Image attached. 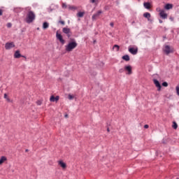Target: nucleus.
Listing matches in <instances>:
<instances>
[{"label": "nucleus", "mask_w": 179, "mask_h": 179, "mask_svg": "<svg viewBox=\"0 0 179 179\" xmlns=\"http://www.w3.org/2000/svg\"><path fill=\"white\" fill-rule=\"evenodd\" d=\"M78 47V43L73 38L71 39V41L69 42V43L65 46V50L67 52H71L73 51L76 48Z\"/></svg>", "instance_id": "f257e3e1"}, {"label": "nucleus", "mask_w": 179, "mask_h": 179, "mask_svg": "<svg viewBox=\"0 0 179 179\" xmlns=\"http://www.w3.org/2000/svg\"><path fill=\"white\" fill-rule=\"evenodd\" d=\"M26 22L28 24L33 23L34 20H36V14H34V12L30 10L28 12L27 14V17H26Z\"/></svg>", "instance_id": "f03ea898"}, {"label": "nucleus", "mask_w": 179, "mask_h": 179, "mask_svg": "<svg viewBox=\"0 0 179 179\" xmlns=\"http://www.w3.org/2000/svg\"><path fill=\"white\" fill-rule=\"evenodd\" d=\"M62 32L64 34H66V36L68 37V38H69L72 36V32L71 31V29L68 27H64L62 29Z\"/></svg>", "instance_id": "7ed1b4c3"}, {"label": "nucleus", "mask_w": 179, "mask_h": 179, "mask_svg": "<svg viewBox=\"0 0 179 179\" xmlns=\"http://www.w3.org/2000/svg\"><path fill=\"white\" fill-rule=\"evenodd\" d=\"M56 38L60 41L61 44L64 45L65 44V40H64V38L62 37V35L61 34H59L58 32L56 33Z\"/></svg>", "instance_id": "20e7f679"}, {"label": "nucleus", "mask_w": 179, "mask_h": 179, "mask_svg": "<svg viewBox=\"0 0 179 179\" xmlns=\"http://www.w3.org/2000/svg\"><path fill=\"white\" fill-rule=\"evenodd\" d=\"M164 52H165V54L166 55H169V54H171V52H173V49H171V48H170V45H166L164 47Z\"/></svg>", "instance_id": "39448f33"}, {"label": "nucleus", "mask_w": 179, "mask_h": 179, "mask_svg": "<svg viewBox=\"0 0 179 179\" xmlns=\"http://www.w3.org/2000/svg\"><path fill=\"white\" fill-rule=\"evenodd\" d=\"M15 43L13 42L6 43L5 45L6 50H10V48H14Z\"/></svg>", "instance_id": "423d86ee"}, {"label": "nucleus", "mask_w": 179, "mask_h": 179, "mask_svg": "<svg viewBox=\"0 0 179 179\" xmlns=\"http://www.w3.org/2000/svg\"><path fill=\"white\" fill-rule=\"evenodd\" d=\"M129 52H130V54H132V55H136L138 54V48H129Z\"/></svg>", "instance_id": "0eeeda50"}, {"label": "nucleus", "mask_w": 179, "mask_h": 179, "mask_svg": "<svg viewBox=\"0 0 179 179\" xmlns=\"http://www.w3.org/2000/svg\"><path fill=\"white\" fill-rule=\"evenodd\" d=\"M154 84L155 85L156 87H157L158 91L162 90V85H160V83L157 79L153 80Z\"/></svg>", "instance_id": "6e6552de"}, {"label": "nucleus", "mask_w": 179, "mask_h": 179, "mask_svg": "<svg viewBox=\"0 0 179 179\" xmlns=\"http://www.w3.org/2000/svg\"><path fill=\"white\" fill-rule=\"evenodd\" d=\"M26 58L25 56L21 55L20 50H16L14 53V58Z\"/></svg>", "instance_id": "1a4fd4ad"}, {"label": "nucleus", "mask_w": 179, "mask_h": 179, "mask_svg": "<svg viewBox=\"0 0 179 179\" xmlns=\"http://www.w3.org/2000/svg\"><path fill=\"white\" fill-rule=\"evenodd\" d=\"M102 13H103V12L101 10L97 11L96 13H95L92 15V20H96V19H97L99 17V16H100V15H101Z\"/></svg>", "instance_id": "9d476101"}, {"label": "nucleus", "mask_w": 179, "mask_h": 179, "mask_svg": "<svg viewBox=\"0 0 179 179\" xmlns=\"http://www.w3.org/2000/svg\"><path fill=\"white\" fill-rule=\"evenodd\" d=\"M59 100V96H57L56 97L54 96V95H52L50 98V101H52V103H54L55 101H58Z\"/></svg>", "instance_id": "9b49d317"}, {"label": "nucleus", "mask_w": 179, "mask_h": 179, "mask_svg": "<svg viewBox=\"0 0 179 179\" xmlns=\"http://www.w3.org/2000/svg\"><path fill=\"white\" fill-rule=\"evenodd\" d=\"M159 15L162 19H167V13H164V10H162L159 12Z\"/></svg>", "instance_id": "f8f14e48"}, {"label": "nucleus", "mask_w": 179, "mask_h": 179, "mask_svg": "<svg viewBox=\"0 0 179 179\" xmlns=\"http://www.w3.org/2000/svg\"><path fill=\"white\" fill-rule=\"evenodd\" d=\"M124 71H127L128 75H131L132 73V67L131 66H124Z\"/></svg>", "instance_id": "ddd939ff"}, {"label": "nucleus", "mask_w": 179, "mask_h": 179, "mask_svg": "<svg viewBox=\"0 0 179 179\" xmlns=\"http://www.w3.org/2000/svg\"><path fill=\"white\" fill-rule=\"evenodd\" d=\"M143 17H145V19H148V22H152V20L150 19V13H145Z\"/></svg>", "instance_id": "4468645a"}, {"label": "nucleus", "mask_w": 179, "mask_h": 179, "mask_svg": "<svg viewBox=\"0 0 179 179\" xmlns=\"http://www.w3.org/2000/svg\"><path fill=\"white\" fill-rule=\"evenodd\" d=\"M58 164L59 166H62V169H66V164L63 161H59Z\"/></svg>", "instance_id": "2eb2a0df"}, {"label": "nucleus", "mask_w": 179, "mask_h": 179, "mask_svg": "<svg viewBox=\"0 0 179 179\" xmlns=\"http://www.w3.org/2000/svg\"><path fill=\"white\" fill-rule=\"evenodd\" d=\"M48 27H50V24L47 22H43V29L45 30L46 29H48Z\"/></svg>", "instance_id": "dca6fc26"}, {"label": "nucleus", "mask_w": 179, "mask_h": 179, "mask_svg": "<svg viewBox=\"0 0 179 179\" xmlns=\"http://www.w3.org/2000/svg\"><path fill=\"white\" fill-rule=\"evenodd\" d=\"M6 160H7L6 157L2 156L0 158V164H3L5 162H6Z\"/></svg>", "instance_id": "f3484780"}, {"label": "nucleus", "mask_w": 179, "mask_h": 179, "mask_svg": "<svg viewBox=\"0 0 179 179\" xmlns=\"http://www.w3.org/2000/svg\"><path fill=\"white\" fill-rule=\"evenodd\" d=\"M144 8H145V9H150V3L149 2H145L143 3Z\"/></svg>", "instance_id": "a211bd4d"}, {"label": "nucleus", "mask_w": 179, "mask_h": 179, "mask_svg": "<svg viewBox=\"0 0 179 179\" xmlns=\"http://www.w3.org/2000/svg\"><path fill=\"white\" fill-rule=\"evenodd\" d=\"M165 9H166L167 10H169V9H173V4H171V3L166 4Z\"/></svg>", "instance_id": "6ab92c4d"}, {"label": "nucleus", "mask_w": 179, "mask_h": 179, "mask_svg": "<svg viewBox=\"0 0 179 179\" xmlns=\"http://www.w3.org/2000/svg\"><path fill=\"white\" fill-rule=\"evenodd\" d=\"M122 59H124V61H127V62H128V61H129V59H131V58H129V55H125L122 56Z\"/></svg>", "instance_id": "aec40b11"}, {"label": "nucleus", "mask_w": 179, "mask_h": 179, "mask_svg": "<svg viewBox=\"0 0 179 179\" xmlns=\"http://www.w3.org/2000/svg\"><path fill=\"white\" fill-rule=\"evenodd\" d=\"M84 15H85V12H78L77 13L78 17H83Z\"/></svg>", "instance_id": "412c9836"}, {"label": "nucleus", "mask_w": 179, "mask_h": 179, "mask_svg": "<svg viewBox=\"0 0 179 179\" xmlns=\"http://www.w3.org/2000/svg\"><path fill=\"white\" fill-rule=\"evenodd\" d=\"M113 48V50H115V51L117 52L120 51V45H114Z\"/></svg>", "instance_id": "4be33fe9"}, {"label": "nucleus", "mask_w": 179, "mask_h": 179, "mask_svg": "<svg viewBox=\"0 0 179 179\" xmlns=\"http://www.w3.org/2000/svg\"><path fill=\"white\" fill-rule=\"evenodd\" d=\"M172 127H173V129H177V128H178V125L177 124V122H173Z\"/></svg>", "instance_id": "5701e85b"}, {"label": "nucleus", "mask_w": 179, "mask_h": 179, "mask_svg": "<svg viewBox=\"0 0 179 179\" xmlns=\"http://www.w3.org/2000/svg\"><path fill=\"white\" fill-rule=\"evenodd\" d=\"M176 93H177V95L179 96V84L176 86Z\"/></svg>", "instance_id": "b1692460"}, {"label": "nucleus", "mask_w": 179, "mask_h": 179, "mask_svg": "<svg viewBox=\"0 0 179 179\" xmlns=\"http://www.w3.org/2000/svg\"><path fill=\"white\" fill-rule=\"evenodd\" d=\"M162 86H164V87H167V86H169V83H167V82H164L162 83Z\"/></svg>", "instance_id": "393cba45"}, {"label": "nucleus", "mask_w": 179, "mask_h": 179, "mask_svg": "<svg viewBox=\"0 0 179 179\" xmlns=\"http://www.w3.org/2000/svg\"><path fill=\"white\" fill-rule=\"evenodd\" d=\"M4 99H6V100L8 101H10V99H9V98H8V94H4Z\"/></svg>", "instance_id": "a878e982"}, {"label": "nucleus", "mask_w": 179, "mask_h": 179, "mask_svg": "<svg viewBox=\"0 0 179 179\" xmlns=\"http://www.w3.org/2000/svg\"><path fill=\"white\" fill-rule=\"evenodd\" d=\"M124 71H125V69H120L119 70V72H120V73H123V72H124Z\"/></svg>", "instance_id": "bb28decb"}, {"label": "nucleus", "mask_w": 179, "mask_h": 179, "mask_svg": "<svg viewBox=\"0 0 179 179\" xmlns=\"http://www.w3.org/2000/svg\"><path fill=\"white\" fill-rule=\"evenodd\" d=\"M36 104H37V106H41V104H42L41 101H37Z\"/></svg>", "instance_id": "cd10ccee"}, {"label": "nucleus", "mask_w": 179, "mask_h": 179, "mask_svg": "<svg viewBox=\"0 0 179 179\" xmlns=\"http://www.w3.org/2000/svg\"><path fill=\"white\" fill-rule=\"evenodd\" d=\"M62 8H63L64 9H66V3H62Z\"/></svg>", "instance_id": "c85d7f7f"}, {"label": "nucleus", "mask_w": 179, "mask_h": 179, "mask_svg": "<svg viewBox=\"0 0 179 179\" xmlns=\"http://www.w3.org/2000/svg\"><path fill=\"white\" fill-rule=\"evenodd\" d=\"M59 23H60L61 24H62L64 26V24H65V21L59 20Z\"/></svg>", "instance_id": "c756f323"}, {"label": "nucleus", "mask_w": 179, "mask_h": 179, "mask_svg": "<svg viewBox=\"0 0 179 179\" xmlns=\"http://www.w3.org/2000/svg\"><path fill=\"white\" fill-rule=\"evenodd\" d=\"M7 27H8V28L12 27V23L8 22V23L7 24Z\"/></svg>", "instance_id": "7c9ffc66"}, {"label": "nucleus", "mask_w": 179, "mask_h": 179, "mask_svg": "<svg viewBox=\"0 0 179 179\" xmlns=\"http://www.w3.org/2000/svg\"><path fill=\"white\" fill-rule=\"evenodd\" d=\"M2 15H3V11L2 9H0V16H2Z\"/></svg>", "instance_id": "2f4dec72"}, {"label": "nucleus", "mask_w": 179, "mask_h": 179, "mask_svg": "<svg viewBox=\"0 0 179 179\" xmlns=\"http://www.w3.org/2000/svg\"><path fill=\"white\" fill-rule=\"evenodd\" d=\"M69 100H72V99H73V96L69 95Z\"/></svg>", "instance_id": "473e14b6"}, {"label": "nucleus", "mask_w": 179, "mask_h": 179, "mask_svg": "<svg viewBox=\"0 0 179 179\" xmlns=\"http://www.w3.org/2000/svg\"><path fill=\"white\" fill-rule=\"evenodd\" d=\"M144 128L145 129H148V128H149V125H148V124L144 125Z\"/></svg>", "instance_id": "72a5a7b5"}, {"label": "nucleus", "mask_w": 179, "mask_h": 179, "mask_svg": "<svg viewBox=\"0 0 179 179\" xmlns=\"http://www.w3.org/2000/svg\"><path fill=\"white\" fill-rule=\"evenodd\" d=\"M110 26H111V27H114V22H110Z\"/></svg>", "instance_id": "f704fd0d"}, {"label": "nucleus", "mask_w": 179, "mask_h": 179, "mask_svg": "<svg viewBox=\"0 0 179 179\" xmlns=\"http://www.w3.org/2000/svg\"><path fill=\"white\" fill-rule=\"evenodd\" d=\"M94 2H96V0H91L92 3H94Z\"/></svg>", "instance_id": "c9c22d12"}, {"label": "nucleus", "mask_w": 179, "mask_h": 179, "mask_svg": "<svg viewBox=\"0 0 179 179\" xmlns=\"http://www.w3.org/2000/svg\"><path fill=\"white\" fill-rule=\"evenodd\" d=\"M107 131L110 132V128H108V127L107 128Z\"/></svg>", "instance_id": "e433bc0d"}, {"label": "nucleus", "mask_w": 179, "mask_h": 179, "mask_svg": "<svg viewBox=\"0 0 179 179\" xmlns=\"http://www.w3.org/2000/svg\"><path fill=\"white\" fill-rule=\"evenodd\" d=\"M159 23H163V21L162 20H159Z\"/></svg>", "instance_id": "4c0bfd02"}, {"label": "nucleus", "mask_w": 179, "mask_h": 179, "mask_svg": "<svg viewBox=\"0 0 179 179\" xmlns=\"http://www.w3.org/2000/svg\"><path fill=\"white\" fill-rule=\"evenodd\" d=\"M66 118L68 117V115H65Z\"/></svg>", "instance_id": "58836bf2"}, {"label": "nucleus", "mask_w": 179, "mask_h": 179, "mask_svg": "<svg viewBox=\"0 0 179 179\" xmlns=\"http://www.w3.org/2000/svg\"><path fill=\"white\" fill-rule=\"evenodd\" d=\"M25 152H29V150H26Z\"/></svg>", "instance_id": "ea45409f"}]
</instances>
